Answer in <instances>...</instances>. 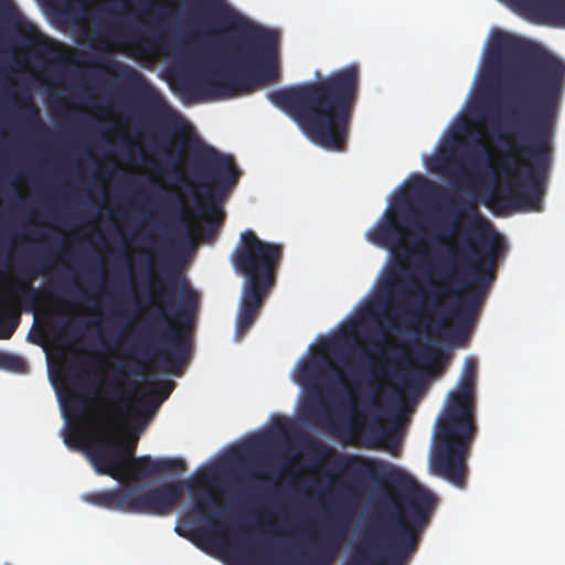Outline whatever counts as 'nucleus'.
<instances>
[{
	"label": "nucleus",
	"instance_id": "1",
	"mask_svg": "<svg viewBox=\"0 0 565 565\" xmlns=\"http://www.w3.org/2000/svg\"><path fill=\"white\" fill-rule=\"evenodd\" d=\"M508 65L513 66V73L507 124L514 139V150L529 159L530 166L522 172L518 159H505L501 172L514 181H508L500 189L493 188L491 199L507 207L527 206L540 211L565 90V63L532 42L509 33H497L470 108V115L478 121L489 115L497 77Z\"/></svg>",
	"mask_w": 565,
	"mask_h": 565
},
{
	"label": "nucleus",
	"instance_id": "2",
	"mask_svg": "<svg viewBox=\"0 0 565 565\" xmlns=\"http://www.w3.org/2000/svg\"><path fill=\"white\" fill-rule=\"evenodd\" d=\"M333 466L344 477L350 492H361L371 481L393 484L402 504L365 527L353 546L349 565H407L418 548L419 533L429 523L436 502L433 493L382 460L340 454Z\"/></svg>",
	"mask_w": 565,
	"mask_h": 565
},
{
	"label": "nucleus",
	"instance_id": "3",
	"mask_svg": "<svg viewBox=\"0 0 565 565\" xmlns=\"http://www.w3.org/2000/svg\"><path fill=\"white\" fill-rule=\"evenodd\" d=\"M450 203L456 212L455 226L459 216H467L468 222L462 226V239L456 249H451L454 268L445 270L443 291L433 303L436 333L451 320L465 327L472 322L495 279L500 249L498 234L473 202L457 198Z\"/></svg>",
	"mask_w": 565,
	"mask_h": 565
},
{
	"label": "nucleus",
	"instance_id": "4",
	"mask_svg": "<svg viewBox=\"0 0 565 565\" xmlns=\"http://www.w3.org/2000/svg\"><path fill=\"white\" fill-rule=\"evenodd\" d=\"M206 2L221 26H242L241 33L228 46L227 61L198 68L182 82L183 89L199 97L232 98L276 82L278 32L246 22L225 0Z\"/></svg>",
	"mask_w": 565,
	"mask_h": 565
},
{
	"label": "nucleus",
	"instance_id": "5",
	"mask_svg": "<svg viewBox=\"0 0 565 565\" xmlns=\"http://www.w3.org/2000/svg\"><path fill=\"white\" fill-rule=\"evenodd\" d=\"M359 87V66L349 64L322 79L268 93V99L285 111L310 141L342 151Z\"/></svg>",
	"mask_w": 565,
	"mask_h": 565
},
{
	"label": "nucleus",
	"instance_id": "6",
	"mask_svg": "<svg viewBox=\"0 0 565 565\" xmlns=\"http://www.w3.org/2000/svg\"><path fill=\"white\" fill-rule=\"evenodd\" d=\"M162 276L154 280V288L149 294L157 310L146 321L137 344L128 353L141 356L136 367L121 366L118 372L124 375L141 374L147 370L146 362L159 358L160 367L174 375H181L191 349L186 329L190 328L200 303L199 292L185 279L179 287L178 268L162 266Z\"/></svg>",
	"mask_w": 565,
	"mask_h": 565
},
{
	"label": "nucleus",
	"instance_id": "7",
	"mask_svg": "<svg viewBox=\"0 0 565 565\" xmlns=\"http://www.w3.org/2000/svg\"><path fill=\"white\" fill-rule=\"evenodd\" d=\"M477 361L467 358L456 388L448 394L437 420L431 466L435 473L458 488L466 484V456L477 431L475 424Z\"/></svg>",
	"mask_w": 565,
	"mask_h": 565
},
{
	"label": "nucleus",
	"instance_id": "8",
	"mask_svg": "<svg viewBox=\"0 0 565 565\" xmlns=\"http://www.w3.org/2000/svg\"><path fill=\"white\" fill-rule=\"evenodd\" d=\"M477 361L467 358L456 388L448 394L437 420L431 466L435 473L458 488L466 484V456L477 431L475 424Z\"/></svg>",
	"mask_w": 565,
	"mask_h": 565
},
{
	"label": "nucleus",
	"instance_id": "9",
	"mask_svg": "<svg viewBox=\"0 0 565 565\" xmlns=\"http://www.w3.org/2000/svg\"><path fill=\"white\" fill-rule=\"evenodd\" d=\"M282 256L281 244L265 242L252 230L241 233L231 254L234 269L245 279L235 321V338L238 341L254 326L275 287Z\"/></svg>",
	"mask_w": 565,
	"mask_h": 565
},
{
	"label": "nucleus",
	"instance_id": "10",
	"mask_svg": "<svg viewBox=\"0 0 565 565\" xmlns=\"http://www.w3.org/2000/svg\"><path fill=\"white\" fill-rule=\"evenodd\" d=\"M189 171L195 185L203 188L205 203L195 202L199 217L217 218L222 216L216 207L217 196L237 184L241 172L234 158L218 152L214 147L194 138L189 142Z\"/></svg>",
	"mask_w": 565,
	"mask_h": 565
},
{
	"label": "nucleus",
	"instance_id": "11",
	"mask_svg": "<svg viewBox=\"0 0 565 565\" xmlns=\"http://www.w3.org/2000/svg\"><path fill=\"white\" fill-rule=\"evenodd\" d=\"M367 238L376 246L387 247L395 255L394 264L385 276L374 301L366 308V311L372 312L374 305L381 301L382 298L386 300L404 298L406 285L398 282V280L405 275L406 260L411 256L412 250L405 247L403 230L396 217L387 213L385 214V220L377 223L367 233Z\"/></svg>",
	"mask_w": 565,
	"mask_h": 565
},
{
	"label": "nucleus",
	"instance_id": "12",
	"mask_svg": "<svg viewBox=\"0 0 565 565\" xmlns=\"http://www.w3.org/2000/svg\"><path fill=\"white\" fill-rule=\"evenodd\" d=\"M347 536L345 526L334 524L330 526L327 532L321 536L318 546L310 553L309 557L302 561L303 565H331L341 545ZM238 552L234 557L244 564H248L249 559H256V565H268L269 563H279L262 541L250 539L249 536H242L237 541Z\"/></svg>",
	"mask_w": 565,
	"mask_h": 565
},
{
	"label": "nucleus",
	"instance_id": "13",
	"mask_svg": "<svg viewBox=\"0 0 565 565\" xmlns=\"http://www.w3.org/2000/svg\"><path fill=\"white\" fill-rule=\"evenodd\" d=\"M87 447L86 457L96 473L109 476L115 480L124 478L127 473L129 457L132 456L130 448H126L107 433L95 434Z\"/></svg>",
	"mask_w": 565,
	"mask_h": 565
},
{
	"label": "nucleus",
	"instance_id": "14",
	"mask_svg": "<svg viewBox=\"0 0 565 565\" xmlns=\"http://www.w3.org/2000/svg\"><path fill=\"white\" fill-rule=\"evenodd\" d=\"M3 17L12 31L20 35L23 47L33 49L39 56L47 57L49 64L63 61L60 54L62 44L42 33L32 22L25 20L10 0H0Z\"/></svg>",
	"mask_w": 565,
	"mask_h": 565
},
{
	"label": "nucleus",
	"instance_id": "15",
	"mask_svg": "<svg viewBox=\"0 0 565 565\" xmlns=\"http://www.w3.org/2000/svg\"><path fill=\"white\" fill-rule=\"evenodd\" d=\"M333 369V363L324 355H313L298 367L296 382L307 391L302 416L309 423L318 424L322 411L326 409L323 391L319 380L328 370Z\"/></svg>",
	"mask_w": 565,
	"mask_h": 565
},
{
	"label": "nucleus",
	"instance_id": "16",
	"mask_svg": "<svg viewBox=\"0 0 565 565\" xmlns=\"http://www.w3.org/2000/svg\"><path fill=\"white\" fill-rule=\"evenodd\" d=\"M190 487V482L183 480L168 482L142 493H137L136 489H130V513L166 515L183 498L185 488Z\"/></svg>",
	"mask_w": 565,
	"mask_h": 565
},
{
	"label": "nucleus",
	"instance_id": "17",
	"mask_svg": "<svg viewBox=\"0 0 565 565\" xmlns=\"http://www.w3.org/2000/svg\"><path fill=\"white\" fill-rule=\"evenodd\" d=\"M109 70L116 75L120 85L152 114L164 117L170 109L161 94L150 85L145 76L128 64L109 61Z\"/></svg>",
	"mask_w": 565,
	"mask_h": 565
},
{
	"label": "nucleus",
	"instance_id": "18",
	"mask_svg": "<svg viewBox=\"0 0 565 565\" xmlns=\"http://www.w3.org/2000/svg\"><path fill=\"white\" fill-rule=\"evenodd\" d=\"M218 505L216 497L204 491L202 495L194 497V504L190 514H198L209 521V526L194 531L196 544L216 548L228 556V542L223 537V525L217 521V514L212 513Z\"/></svg>",
	"mask_w": 565,
	"mask_h": 565
},
{
	"label": "nucleus",
	"instance_id": "19",
	"mask_svg": "<svg viewBox=\"0 0 565 565\" xmlns=\"http://www.w3.org/2000/svg\"><path fill=\"white\" fill-rule=\"evenodd\" d=\"M185 470V461L179 458H162L153 460L150 456L135 458L132 455L129 457L127 473L124 477L134 480H143L148 477L168 471L183 472Z\"/></svg>",
	"mask_w": 565,
	"mask_h": 565
},
{
	"label": "nucleus",
	"instance_id": "20",
	"mask_svg": "<svg viewBox=\"0 0 565 565\" xmlns=\"http://www.w3.org/2000/svg\"><path fill=\"white\" fill-rule=\"evenodd\" d=\"M151 2H146L141 10V24L145 30H141L138 26H130L126 30L119 29L115 24H108L104 30V35L106 40H117L122 44H131L136 45L141 41L143 33L150 32L156 33L162 26V17L161 15H150Z\"/></svg>",
	"mask_w": 565,
	"mask_h": 565
},
{
	"label": "nucleus",
	"instance_id": "21",
	"mask_svg": "<svg viewBox=\"0 0 565 565\" xmlns=\"http://www.w3.org/2000/svg\"><path fill=\"white\" fill-rule=\"evenodd\" d=\"M409 295V290L406 288V294L404 298H394L391 300H386L382 298L381 301L374 305L373 311H366V308L374 301L375 297L366 305V307L362 310L360 319H363V316L369 317L372 321L377 324V328L372 330L369 334H366V342L380 354L383 355L384 349L386 347L388 340V330L395 329L393 319H390V323L385 324L380 320V311L387 307L391 302H396L398 305H404Z\"/></svg>",
	"mask_w": 565,
	"mask_h": 565
},
{
	"label": "nucleus",
	"instance_id": "22",
	"mask_svg": "<svg viewBox=\"0 0 565 565\" xmlns=\"http://www.w3.org/2000/svg\"><path fill=\"white\" fill-rule=\"evenodd\" d=\"M83 498L86 502L103 509L118 511L122 513H130V489H111L94 491L84 494Z\"/></svg>",
	"mask_w": 565,
	"mask_h": 565
},
{
	"label": "nucleus",
	"instance_id": "23",
	"mask_svg": "<svg viewBox=\"0 0 565 565\" xmlns=\"http://www.w3.org/2000/svg\"><path fill=\"white\" fill-rule=\"evenodd\" d=\"M291 429H294L292 423L285 417H279L274 422V426L270 430L265 434L255 436L246 441V444L243 446L242 452H256L269 446L279 437H288Z\"/></svg>",
	"mask_w": 565,
	"mask_h": 565
},
{
	"label": "nucleus",
	"instance_id": "24",
	"mask_svg": "<svg viewBox=\"0 0 565 565\" xmlns=\"http://www.w3.org/2000/svg\"><path fill=\"white\" fill-rule=\"evenodd\" d=\"M17 104L24 109L22 118L31 131L36 134H46L49 131L40 117L39 108L33 103L31 95L28 92L20 96Z\"/></svg>",
	"mask_w": 565,
	"mask_h": 565
},
{
	"label": "nucleus",
	"instance_id": "25",
	"mask_svg": "<svg viewBox=\"0 0 565 565\" xmlns=\"http://www.w3.org/2000/svg\"><path fill=\"white\" fill-rule=\"evenodd\" d=\"M457 166L458 161L455 156V146L454 143H449L446 145L437 156L431 158L429 170L452 178L457 174Z\"/></svg>",
	"mask_w": 565,
	"mask_h": 565
},
{
	"label": "nucleus",
	"instance_id": "26",
	"mask_svg": "<svg viewBox=\"0 0 565 565\" xmlns=\"http://www.w3.org/2000/svg\"><path fill=\"white\" fill-rule=\"evenodd\" d=\"M138 388L139 384L137 381H129L126 383L120 380H114L109 382L106 390V395L115 402L122 403L126 409L129 412L132 407L131 399L134 398Z\"/></svg>",
	"mask_w": 565,
	"mask_h": 565
},
{
	"label": "nucleus",
	"instance_id": "27",
	"mask_svg": "<svg viewBox=\"0 0 565 565\" xmlns=\"http://www.w3.org/2000/svg\"><path fill=\"white\" fill-rule=\"evenodd\" d=\"M174 383L170 380H161L150 385V391L140 397L146 409L156 411L172 393Z\"/></svg>",
	"mask_w": 565,
	"mask_h": 565
},
{
	"label": "nucleus",
	"instance_id": "28",
	"mask_svg": "<svg viewBox=\"0 0 565 565\" xmlns=\"http://www.w3.org/2000/svg\"><path fill=\"white\" fill-rule=\"evenodd\" d=\"M21 275L24 277V284L28 288L22 289L21 297L26 308L34 309L38 303L39 289L29 285L41 274H44L42 266L38 267L31 264L21 266Z\"/></svg>",
	"mask_w": 565,
	"mask_h": 565
},
{
	"label": "nucleus",
	"instance_id": "29",
	"mask_svg": "<svg viewBox=\"0 0 565 565\" xmlns=\"http://www.w3.org/2000/svg\"><path fill=\"white\" fill-rule=\"evenodd\" d=\"M300 440L305 454L316 463L327 460L333 454V449L329 445L311 435L301 434Z\"/></svg>",
	"mask_w": 565,
	"mask_h": 565
},
{
	"label": "nucleus",
	"instance_id": "30",
	"mask_svg": "<svg viewBox=\"0 0 565 565\" xmlns=\"http://www.w3.org/2000/svg\"><path fill=\"white\" fill-rule=\"evenodd\" d=\"M95 434H90L78 427L71 428L64 437L65 445L73 450H81L85 455L88 452L87 445L90 439L94 438Z\"/></svg>",
	"mask_w": 565,
	"mask_h": 565
},
{
	"label": "nucleus",
	"instance_id": "31",
	"mask_svg": "<svg viewBox=\"0 0 565 565\" xmlns=\"http://www.w3.org/2000/svg\"><path fill=\"white\" fill-rule=\"evenodd\" d=\"M476 149L470 156V161L473 167L480 169V168H487L490 169L492 172V175L495 177L494 171L492 170V160H491V153L488 147L482 142L481 137L479 136L475 140Z\"/></svg>",
	"mask_w": 565,
	"mask_h": 565
},
{
	"label": "nucleus",
	"instance_id": "32",
	"mask_svg": "<svg viewBox=\"0 0 565 565\" xmlns=\"http://www.w3.org/2000/svg\"><path fill=\"white\" fill-rule=\"evenodd\" d=\"M414 188L418 193L428 195L434 199H439L443 194L446 193V190L441 185L423 177L417 179V181L414 183Z\"/></svg>",
	"mask_w": 565,
	"mask_h": 565
},
{
	"label": "nucleus",
	"instance_id": "33",
	"mask_svg": "<svg viewBox=\"0 0 565 565\" xmlns=\"http://www.w3.org/2000/svg\"><path fill=\"white\" fill-rule=\"evenodd\" d=\"M24 367L25 362L20 356L0 351V369L12 372H22Z\"/></svg>",
	"mask_w": 565,
	"mask_h": 565
},
{
	"label": "nucleus",
	"instance_id": "34",
	"mask_svg": "<svg viewBox=\"0 0 565 565\" xmlns=\"http://www.w3.org/2000/svg\"><path fill=\"white\" fill-rule=\"evenodd\" d=\"M367 435L370 437V445H375V444H379L383 440V437H384V428L381 424V418L380 416H375L369 428H367Z\"/></svg>",
	"mask_w": 565,
	"mask_h": 565
},
{
	"label": "nucleus",
	"instance_id": "35",
	"mask_svg": "<svg viewBox=\"0 0 565 565\" xmlns=\"http://www.w3.org/2000/svg\"><path fill=\"white\" fill-rule=\"evenodd\" d=\"M180 210H181V213H180V215L177 218V223H178V230L180 232L181 238L184 239V238H188L189 235H190L191 223L185 217L184 212H183V207L181 205H180Z\"/></svg>",
	"mask_w": 565,
	"mask_h": 565
},
{
	"label": "nucleus",
	"instance_id": "36",
	"mask_svg": "<svg viewBox=\"0 0 565 565\" xmlns=\"http://www.w3.org/2000/svg\"><path fill=\"white\" fill-rule=\"evenodd\" d=\"M171 147H172V137L171 136H166L162 134V136L156 142V150L164 156H170Z\"/></svg>",
	"mask_w": 565,
	"mask_h": 565
},
{
	"label": "nucleus",
	"instance_id": "37",
	"mask_svg": "<svg viewBox=\"0 0 565 565\" xmlns=\"http://www.w3.org/2000/svg\"><path fill=\"white\" fill-rule=\"evenodd\" d=\"M215 477V468L210 467L203 471L202 476L195 481L198 486H202L203 482H210Z\"/></svg>",
	"mask_w": 565,
	"mask_h": 565
},
{
	"label": "nucleus",
	"instance_id": "38",
	"mask_svg": "<svg viewBox=\"0 0 565 565\" xmlns=\"http://www.w3.org/2000/svg\"><path fill=\"white\" fill-rule=\"evenodd\" d=\"M362 355L365 360L370 362V365L372 366V370L375 367L383 370L384 364L382 362L375 363L374 358L371 355L369 350H363Z\"/></svg>",
	"mask_w": 565,
	"mask_h": 565
},
{
	"label": "nucleus",
	"instance_id": "39",
	"mask_svg": "<svg viewBox=\"0 0 565 565\" xmlns=\"http://www.w3.org/2000/svg\"><path fill=\"white\" fill-rule=\"evenodd\" d=\"M339 334H341V335L337 340L338 342H341V341L344 342L347 339H355L353 327H348L347 329L341 331Z\"/></svg>",
	"mask_w": 565,
	"mask_h": 565
},
{
	"label": "nucleus",
	"instance_id": "40",
	"mask_svg": "<svg viewBox=\"0 0 565 565\" xmlns=\"http://www.w3.org/2000/svg\"><path fill=\"white\" fill-rule=\"evenodd\" d=\"M43 74H44V77L50 81H56L57 75H58L54 68H51L49 66L43 68Z\"/></svg>",
	"mask_w": 565,
	"mask_h": 565
},
{
	"label": "nucleus",
	"instance_id": "41",
	"mask_svg": "<svg viewBox=\"0 0 565 565\" xmlns=\"http://www.w3.org/2000/svg\"><path fill=\"white\" fill-rule=\"evenodd\" d=\"M412 223L419 233H424V226L417 220H414Z\"/></svg>",
	"mask_w": 565,
	"mask_h": 565
},
{
	"label": "nucleus",
	"instance_id": "42",
	"mask_svg": "<svg viewBox=\"0 0 565 565\" xmlns=\"http://www.w3.org/2000/svg\"><path fill=\"white\" fill-rule=\"evenodd\" d=\"M115 425H116L115 418L114 417L108 418L107 426L113 428Z\"/></svg>",
	"mask_w": 565,
	"mask_h": 565
},
{
	"label": "nucleus",
	"instance_id": "43",
	"mask_svg": "<svg viewBox=\"0 0 565 565\" xmlns=\"http://www.w3.org/2000/svg\"><path fill=\"white\" fill-rule=\"evenodd\" d=\"M108 13H109V14H113V15H120V14H121V11H119V10H115V9H110V10L108 11Z\"/></svg>",
	"mask_w": 565,
	"mask_h": 565
},
{
	"label": "nucleus",
	"instance_id": "44",
	"mask_svg": "<svg viewBox=\"0 0 565 565\" xmlns=\"http://www.w3.org/2000/svg\"><path fill=\"white\" fill-rule=\"evenodd\" d=\"M398 379L402 380L404 383H407V375L405 373L398 374Z\"/></svg>",
	"mask_w": 565,
	"mask_h": 565
},
{
	"label": "nucleus",
	"instance_id": "45",
	"mask_svg": "<svg viewBox=\"0 0 565 565\" xmlns=\"http://www.w3.org/2000/svg\"><path fill=\"white\" fill-rule=\"evenodd\" d=\"M54 287L55 289H61L57 284L55 282H49L47 288Z\"/></svg>",
	"mask_w": 565,
	"mask_h": 565
},
{
	"label": "nucleus",
	"instance_id": "46",
	"mask_svg": "<svg viewBox=\"0 0 565 565\" xmlns=\"http://www.w3.org/2000/svg\"><path fill=\"white\" fill-rule=\"evenodd\" d=\"M371 405H372V407H376L377 406L375 397H372Z\"/></svg>",
	"mask_w": 565,
	"mask_h": 565
}]
</instances>
